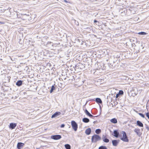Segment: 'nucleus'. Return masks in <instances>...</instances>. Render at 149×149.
Here are the masks:
<instances>
[{"mask_svg": "<svg viewBox=\"0 0 149 149\" xmlns=\"http://www.w3.org/2000/svg\"><path fill=\"white\" fill-rule=\"evenodd\" d=\"M146 125V128L147 130L148 131L149 130V126L146 124H145Z\"/></svg>", "mask_w": 149, "mask_h": 149, "instance_id": "obj_37", "label": "nucleus"}, {"mask_svg": "<svg viewBox=\"0 0 149 149\" xmlns=\"http://www.w3.org/2000/svg\"><path fill=\"white\" fill-rule=\"evenodd\" d=\"M52 43L50 42V43Z\"/></svg>", "mask_w": 149, "mask_h": 149, "instance_id": "obj_52", "label": "nucleus"}, {"mask_svg": "<svg viewBox=\"0 0 149 149\" xmlns=\"http://www.w3.org/2000/svg\"><path fill=\"white\" fill-rule=\"evenodd\" d=\"M113 133V136H114L116 138H118L119 137L120 134L118 130H114Z\"/></svg>", "mask_w": 149, "mask_h": 149, "instance_id": "obj_14", "label": "nucleus"}, {"mask_svg": "<svg viewBox=\"0 0 149 149\" xmlns=\"http://www.w3.org/2000/svg\"><path fill=\"white\" fill-rule=\"evenodd\" d=\"M94 23L97 25H99V22L97 21L96 19H95L94 20Z\"/></svg>", "mask_w": 149, "mask_h": 149, "instance_id": "obj_34", "label": "nucleus"}, {"mask_svg": "<svg viewBox=\"0 0 149 149\" xmlns=\"http://www.w3.org/2000/svg\"><path fill=\"white\" fill-rule=\"evenodd\" d=\"M65 125L64 124H62L60 127L61 128L64 127H65Z\"/></svg>", "mask_w": 149, "mask_h": 149, "instance_id": "obj_39", "label": "nucleus"}, {"mask_svg": "<svg viewBox=\"0 0 149 149\" xmlns=\"http://www.w3.org/2000/svg\"><path fill=\"white\" fill-rule=\"evenodd\" d=\"M36 149H40V148H37Z\"/></svg>", "mask_w": 149, "mask_h": 149, "instance_id": "obj_50", "label": "nucleus"}, {"mask_svg": "<svg viewBox=\"0 0 149 149\" xmlns=\"http://www.w3.org/2000/svg\"><path fill=\"white\" fill-rule=\"evenodd\" d=\"M132 96L133 97H134L135 96H136V94L135 93H134V94L132 93Z\"/></svg>", "mask_w": 149, "mask_h": 149, "instance_id": "obj_40", "label": "nucleus"}, {"mask_svg": "<svg viewBox=\"0 0 149 149\" xmlns=\"http://www.w3.org/2000/svg\"><path fill=\"white\" fill-rule=\"evenodd\" d=\"M121 134L123 135L122 137L120 138V139L124 142H128L129 140L126 132L125 131H122L121 132Z\"/></svg>", "mask_w": 149, "mask_h": 149, "instance_id": "obj_4", "label": "nucleus"}, {"mask_svg": "<svg viewBox=\"0 0 149 149\" xmlns=\"http://www.w3.org/2000/svg\"><path fill=\"white\" fill-rule=\"evenodd\" d=\"M87 102H88V101H87V102H86V103L85 104V105H84V106L85 105H86L87 104Z\"/></svg>", "mask_w": 149, "mask_h": 149, "instance_id": "obj_46", "label": "nucleus"}, {"mask_svg": "<svg viewBox=\"0 0 149 149\" xmlns=\"http://www.w3.org/2000/svg\"><path fill=\"white\" fill-rule=\"evenodd\" d=\"M119 95H123V92L122 90H120L118 92Z\"/></svg>", "mask_w": 149, "mask_h": 149, "instance_id": "obj_33", "label": "nucleus"}, {"mask_svg": "<svg viewBox=\"0 0 149 149\" xmlns=\"http://www.w3.org/2000/svg\"><path fill=\"white\" fill-rule=\"evenodd\" d=\"M74 68V67H73ZM85 64H83L80 63H78L74 67V69L76 70H77L78 71L79 70H83L85 69Z\"/></svg>", "mask_w": 149, "mask_h": 149, "instance_id": "obj_3", "label": "nucleus"}, {"mask_svg": "<svg viewBox=\"0 0 149 149\" xmlns=\"http://www.w3.org/2000/svg\"><path fill=\"white\" fill-rule=\"evenodd\" d=\"M56 87H57V86H55V84H54L52 86L51 90L50 91V93H52L54 91L56 90Z\"/></svg>", "mask_w": 149, "mask_h": 149, "instance_id": "obj_23", "label": "nucleus"}, {"mask_svg": "<svg viewBox=\"0 0 149 149\" xmlns=\"http://www.w3.org/2000/svg\"><path fill=\"white\" fill-rule=\"evenodd\" d=\"M72 127L75 131H76L78 128V125L74 120H72L71 122Z\"/></svg>", "mask_w": 149, "mask_h": 149, "instance_id": "obj_6", "label": "nucleus"}, {"mask_svg": "<svg viewBox=\"0 0 149 149\" xmlns=\"http://www.w3.org/2000/svg\"><path fill=\"white\" fill-rule=\"evenodd\" d=\"M10 77H5V79L6 80V82H9L10 80Z\"/></svg>", "mask_w": 149, "mask_h": 149, "instance_id": "obj_29", "label": "nucleus"}, {"mask_svg": "<svg viewBox=\"0 0 149 149\" xmlns=\"http://www.w3.org/2000/svg\"><path fill=\"white\" fill-rule=\"evenodd\" d=\"M97 65L98 66L97 70H106V66H105V65L102 62L98 63H97Z\"/></svg>", "mask_w": 149, "mask_h": 149, "instance_id": "obj_5", "label": "nucleus"}, {"mask_svg": "<svg viewBox=\"0 0 149 149\" xmlns=\"http://www.w3.org/2000/svg\"><path fill=\"white\" fill-rule=\"evenodd\" d=\"M61 114V113L60 112L57 111L54 113L52 116V118H56Z\"/></svg>", "mask_w": 149, "mask_h": 149, "instance_id": "obj_15", "label": "nucleus"}, {"mask_svg": "<svg viewBox=\"0 0 149 149\" xmlns=\"http://www.w3.org/2000/svg\"><path fill=\"white\" fill-rule=\"evenodd\" d=\"M17 17H18V15H17Z\"/></svg>", "mask_w": 149, "mask_h": 149, "instance_id": "obj_48", "label": "nucleus"}, {"mask_svg": "<svg viewBox=\"0 0 149 149\" xmlns=\"http://www.w3.org/2000/svg\"><path fill=\"white\" fill-rule=\"evenodd\" d=\"M23 81L22 80H19L16 83V85L18 87H20L23 84Z\"/></svg>", "mask_w": 149, "mask_h": 149, "instance_id": "obj_19", "label": "nucleus"}, {"mask_svg": "<svg viewBox=\"0 0 149 149\" xmlns=\"http://www.w3.org/2000/svg\"><path fill=\"white\" fill-rule=\"evenodd\" d=\"M136 125L140 127H143V123L139 120H137L136 123Z\"/></svg>", "mask_w": 149, "mask_h": 149, "instance_id": "obj_22", "label": "nucleus"}, {"mask_svg": "<svg viewBox=\"0 0 149 149\" xmlns=\"http://www.w3.org/2000/svg\"><path fill=\"white\" fill-rule=\"evenodd\" d=\"M114 62L113 63H108V65L109 68H111L112 69H115V65L114 64Z\"/></svg>", "mask_w": 149, "mask_h": 149, "instance_id": "obj_20", "label": "nucleus"}, {"mask_svg": "<svg viewBox=\"0 0 149 149\" xmlns=\"http://www.w3.org/2000/svg\"><path fill=\"white\" fill-rule=\"evenodd\" d=\"M84 112L86 115L93 118L95 117H97L99 116V115H97L96 116H93L86 109L84 110Z\"/></svg>", "mask_w": 149, "mask_h": 149, "instance_id": "obj_8", "label": "nucleus"}, {"mask_svg": "<svg viewBox=\"0 0 149 149\" xmlns=\"http://www.w3.org/2000/svg\"><path fill=\"white\" fill-rule=\"evenodd\" d=\"M146 115L149 120V112H148L146 113Z\"/></svg>", "mask_w": 149, "mask_h": 149, "instance_id": "obj_36", "label": "nucleus"}, {"mask_svg": "<svg viewBox=\"0 0 149 149\" xmlns=\"http://www.w3.org/2000/svg\"><path fill=\"white\" fill-rule=\"evenodd\" d=\"M138 34L140 35H146L147 34L146 33L143 31L139 32Z\"/></svg>", "mask_w": 149, "mask_h": 149, "instance_id": "obj_30", "label": "nucleus"}, {"mask_svg": "<svg viewBox=\"0 0 149 149\" xmlns=\"http://www.w3.org/2000/svg\"><path fill=\"white\" fill-rule=\"evenodd\" d=\"M6 82H4L3 83V85L4 86H7V87H8V85H7V84H6Z\"/></svg>", "mask_w": 149, "mask_h": 149, "instance_id": "obj_38", "label": "nucleus"}, {"mask_svg": "<svg viewBox=\"0 0 149 149\" xmlns=\"http://www.w3.org/2000/svg\"><path fill=\"white\" fill-rule=\"evenodd\" d=\"M72 78L71 79H69V80H71L72 81H73V79H74V77L73 76L72 77Z\"/></svg>", "mask_w": 149, "mask_h": 149, "instance_id": "obj_43", "label": "nucleus"}, {"mask_svg": "<svg viewBox=\"0 0 149 149\" xmlns=\"http://www.w3.org/2000/svg\"><path fill=\"white\" fill-rule=\"evenodd\" d=\"M119 12L121 14L122 16H129L134 14L135 12L133 8L130 7L127 9H121L119 10Z\"/></svg>", "mask_w": 149, "mask_h": 149, "instance_id": "obj_1", "label": "nucleus"}, {"mask_svg": "<svg viewBox=\"0 0 149 149\" xmlns=\"http://www.w3.org/2000/svg\"><path fill=\"white\" fill-rule=\"evenodd\" d=\"M99 107H100V111H101V106L100 105H99Z\"/></svg>", "mask_w": 149, "mask_h": 149, "instance_id": "obj_45", "label": "nucleus"}, {"mask_svg": "<svg viewBox=\"0 0 149 149\" xmlns=\"http://www.w3.org/2000/svg\"><path fill=\"white\" fill-rule=\"evenodd\" d=\"M92 28V26H84V29H89L90 30Z\"/></svg>", "mask_w": 149, "mask_h": 149, "instance_id": "obj_31", "label": "nucleus"}, {"mask_svg": "<svg viewBox=\"0 0 149 149\" xmlns=\"http://www.w3.org/2000/svg\"><path fill=\"white\" fill-rule=\"evenodd\" d=\"M65 147L66 149H70L71 146H70L68 144H65Z\"/></svg>", "mask_w": 149, "mask_h": 149, "instance_id": "obj_27", "label": "nucleus"}, {"mask_svg": "<svg viewBox=\"0 0 149 149\" xmlns=\"http://www.w3.org/2000/svg\"><path fill=\"white\" fill-rule=\"evenodd\" d=\"M91 100L95 101L97 104H100L102 103V101L101 99L98 97L94 99Z\"/></svg>", "mask_w": 149, "mask_h": 149, "instance_id": "obj_11", "label": "nucleus"}, {"mask_svg": "<svg viewBox=\"0 0 149 149\" xmlns=\"http://www.w3.org/2000/svg\"><path fill=\"white\" fill-rule=\"evenodd\" d=\"M102 139L103 141L106 143H108L109 141V139L107 138L106 135H105L103 134L102 135Z\"/></svg>", "mask_w": 149, "mask_h": 149, "instance_id": "obj_9", "label": "nucleus"}, {"mask_svg": "<svg viewBox=\"0 0 149 149\" xmlns=\"http://www.w3.org/2000/svg\"><path fill=\"white\" fill-rule=\"evenodd\" d=\"M119 142V140H113L112 141L113 145L114 146H116Z\"/></svg>", "mask_w": 149, "mask_h": 149, "instance_id": "obj_12", "label": "nucleus"}, {"mask_svg": "<svg viewBox=\"0 0 149 149\" xmlns=\"http://www.w3.org/2000/svg\"><path fill=\"white\" fill-rule=\"evenodd\" d=\"M118 94H119L118 93L116 94V98L118 97V96H119L120 95H119Z\"/></svg>", "mask_w": 149, "mask_h": 149, "instance_id": "obj_41", "label": "nucleus"}, {"mask_svg": "<svg viewBox=\"0 0 149 149\" xmlns=\"http://www.w3.org/2000/svg\"><path fill=\"white\" fill-rule=\"evenodd\" d=\"M0 23H1V22H0Z\"/></svg>", "mask_w": 149, "mask_h": 149, "instance_id": "obj_51", "label": "nucleus"}, {"mask_svg": "<svg viewBox=\"0 0 149 149\" xmlns=\"http://www.w3.org/2000/svg\"><path fill=\"white\" fill-rule=\"evenodd\" d=\"M134 131L136 133V134L139 136H140L141 135V133L140 132V130L139 128H135Z\"/></svg>", "mask_w": 149, "mask_h": 149, "instance_id": "obj_13", "label": "nucleus"}, {"mask_svg": "<svg viewBox=\"0 0 149 149\" xmlns=\"http://www.w3.org/2000/svg\"><path fill=\"white\" fill-rule=\"evenodd\" d=\"M89 121V119L87 118H84L82 119V121L85 123H88Z\"/></svg>", "mask_w": 149, "mask_h": 149, "instance_id": "obj_25", "label": "nucleus"}, {"mask_svg": "<svg viewBox=\"0 0 149 149\" xmlns=\"http://www.w3.org/2000/svg\"><path fill=\"white\" fill-rule=\"evenodd\" d=\"M98 149H107V148L105 146H101L98 148Z\"/></svg>", "mask_w": 149, "mask_h": 149, "instance_id": "obj_28", "label": "nucleus"}, {"mask_svg": "<svg viewBox=\"0 0 149 149\" xmlns=\"http://www.w3.org/2000/svg\"><path fill=\"white\" fill-rule=\"evenodd\" d=\"M35 18L34 16L32 15H29L28 17V20L30 21L31 22H33L34 21L33 20Z\"/></svg>", "mask_w": 149, "mask_h": 149, "instance_id": "obj_16", "label": "nucleus"}, {"mask_svg": "<svg viewBox=\"0 0 149 149\" xmlns=\"http://www.w3.org/2000/svg\"><path fill=\"white\" fill-rule=\"evenodd\" d=\"M91 131V129L90 128L88 127L87 129L85 131V133L87 135H89L90 134Z\"/></svg>", "mask_w": 149, "mask_h": 149, "instance_id": "obj_21", "label": "nucleus"}, {"mask_svg": "<svg viewBox=\"0 0 149 149\" xmlns=\"http://www.w3.org/2000/svg\"><path fill=\"white\" fill-rule=\"evenodd\" d=\"M97 120L94 121L93 122V123L95 124V123H97Z\"/></svg>", "mask_w": 149, "mask_h": 149, "instance_id": "obj_42", "label": "nucleus"}, {"mask_svg": "<svg viewBox=\"0 0 149 149\" xmlns=\"http://www.w3.org/2000/svg\"><path fill=\"white\" fill-rule=\"evenodd\" d=\"M17 125V124L16 123H11L10 124L9 127V128L10 129L13 130L15 128V127H16Z\"/></svg>", "mask_w": 149, "mask_h": 149, "instance_id": "obj_10", "label": "nucleus"}, {"mask_svg": "<svg viewBox=\"0 0 149 149\" xmlns=\"http://www.w3.org/2000/svg\"><path fill=\"white\" fill-rule=\"evenodd\" d=\"M28 17H29V15L23 14L22 15L21 18L23 20H26L28 19Z\"/></svg>", "mask_w": 149, "mask_h": 149, "instance_id": "obj_17", "label": "nucleus"}, {"mask_svg": "<svg viewBox=\"0 0 149 149\" xmlns=\"http://www.w3.org/2000/svg\"><path fill=\"white\" fill-rule=\"evenodd\" d=\"M19 43L20 44H22L23 43V41L21 39L19 40Z\"/></svg>", "mask_w": 149, "mask_h": 149, "instance_id": "obj_35", "label": "nucleus"}, {"mask_svg": "<svg viewBox=\"0 0 149 149\" xmlns=\"http://www.w3.org/2000/svg\"><path fill=\"white\" fill-rule=\"evenodd\" d=\"M110 122L113 123H117V119L115 118H113L110 120Z\"/></svg>", "mask_w": 149, "mask_h": 149, "instance_id": "obj_24", "label": "nucleus"}, {"mask_svg": "<svg viewBox=\"0 0 149 149\" xmlns=\"http://www.w3.org/2000/svg\"><path fill=\"white\" fill-rule=\"evenodd\" d=\"M24 143L22 142H18L17 145V148L18 149H21L24 145Z\"/></svg>", "mask_w": 149, "mask_h": 149, "instance_id": "obj_18", "label": "nucleus"}, {"mask_svg": "<svg viewBox=\"0 0 149 149\" xmlns=\"http://www.w3.org/2000/svg\"><path fill=\"white\" fill-rule=\"evenodd\" d=\"M61 136L59 134L52 135L51 136V139L54 140H58L61 139Z\"/></svg>", "mask_w": 149, "mask_h": 149, "instance_id": "obj_7", "label": "nucleus"}, {"mask_svg": "<svg viewBox=\"0 0 149 149\" xmlns=\"http://www.w3.org/2000/svg\"><path fill=\"white\" fill-rule=\"evenodd\" d=\"M83 42H82L81 43V45H83Z\"/></svg>", "mask_w": 149, "mask_h": 149, "instance_id": "obj_47", "label": "nucleus"}, {"mask_svg": "<svg viewBox=\"0 0 149 149\" xmlns=\"http://www.w3.org/2000/svg\"><path fill=\"white\" fill-rule=\"evenodd\" d=\"M148 123H149V121H148Z\"/></svg>", "mask_w": 149, "mask_h": 149, "instance_id": "obj_53", "label": "nucleus"}, {"mask_svg": "<svg viewBox=\"0 0 149 149\" xmlns=\"http://www.w3.org/2000/svg\"><path fill=\"white\" fill-rule=\"evenodd\" d=\"M101 130L100 129H97L95 130V133L97 134H100L101 132Z\"/></svg>", "mask_w": 149, "mask_h": 149, "instance_id": "obj_26", "label": "nucleus"}, {"mask_svg": "<svg viewBox=\"0 0 149 149\" xmlns=\"http://www.w3.org/2000/svg\"><path fill=\"white\" fill-rule=\"evenodd\" d=\"M64 1L66 3H68V2L66 0H64Z\"/></svg>", "mask_w": 149, "mask_h": 149, "instance_id": "obj_44", "label": "nucleus"}, {"mask_svg": "<svg viewBox=\"0 0 149 149\" xmlns=\"http://www.w3.org/2000/svg\"><path fill=\"white\" fill-rule=\"evenodd\" d=\"M101 137L98 135L94 134L91 137V142L93 143H95L101 140Z\"/></svg>", "mask_w": 149, "mask_h": 149, "instance_id": "obj_2", "label": "nucleus"}, {"mask_svg": "<svg viewBox=\"0 0 149 149\" xmlns=\"http://www.w3.org/2000/svg\"><path fill=\"white\" fill-rule=\"evenodd\" d=\"M83 42H84V41H82Z\"/></svg>", "mask_w": 149, "mask_h": 149, "instance_id": "obj_49", "label": "nucleus"}, {"mask_svg": "<svg viewBox=\"0 0 149 149\" xmlns=\"http://www.w3.org/2000/svg\"><path fill=\"white\" fill-rule=\"evenodd\" d=\"M138 114L142 117L144 118H145V116L144 114L142 113H139Z\"/></svg>", "mask_w": 149, "mask_h": 149, "instance_id": "obj_32", "label": "nucleus"}]
</instances>
